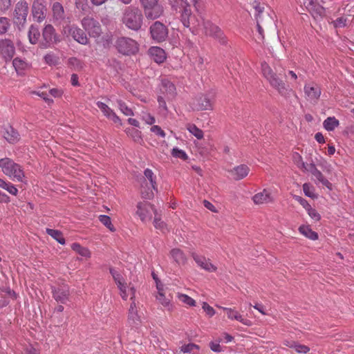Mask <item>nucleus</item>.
I'll return each instance as SVG.
<instances>
[{
    "label": "nucleus",
    "instance_id": "13",
    "mask_svg": "<svg viewBox=\"0 0 354 354\" xmlns=\"http://www.w3.org/2000/svg\"><path fill=\"white\" fill-rule=\"evenodd\" d=\"M15 53V47L12 41L8 39L0 40V55L6 61H10Z\"/></svg>",
    "mask_w": 354,
    "mask_h": 354
},
{
    "label": "nucleus",
    "instance_id": "62",
    "mask_svg": "<svg viewBox=\"0 0 354 354\" xmlns=\"http://www.w3.org/2000/svg\"><path fill=\"white\" fill-rule=\"evenodd\" d=\"M142 119L148 124H152L156 121L154 117L149 113H144L142 116Z\"/></svg>",
    "mask_w": 354,
    "mask_h": 354
},
{
    "label": "nucleus",
    "instance_id": "5",
    "mask_svg": "<svg viewBox=\"0 0 354 354\" xmlns=\"http://www.w3.org/2000/svg\"><path fill=\"white\" fill-rule=\"evenodd\" d=\"M215 93L213 91L197 96L193 102L194 109L198 111L212 110L214 102Z\"/></svg>",
    "mask_w": 354,
    "mask_h": 354
},
{
    "label": "nucleus",
    "instance_id": "61",
    "mask_svg": "<svg viewBox=\"0 0 354 354\" xmlns=\"http://www.w3.org/2000/svg\"><path fill=\"white\" fill-rule=\"evenodd\" d=\"M254 9H255V11H256V13H255V18H256V20H257V17H259V19H261V14L263 13V10H264V7L262 6L260 3H257L254 6Z\"/></svg>",
    "mask_w": 354,
    "mask_h": 354
},
{
    "label": "nucleus",
    "instance_id": "34",
    "mask_svg": "<svg viewBox=\"0 0 354 354\" xmlns=\"http://www.w3.org/2000/svg\"><path fill=\"white\" fill-rule=\"evenodd\" d=\"M157 288L158 289V293L156 295V299L159 301L160 304H162L164 307L167 308L169 310H171L170 299L167 298L165 296L158 283Z\"/></svg>",
    "mask_w": 354,
    "mask_h": 354
},
{
    "label": "nucleus",
    "instance_id": "9",
    "mask_svg": "<svg viewBox=\"0 0 354 354\" xmlns=\"http://www.w3.org/2000/svg\"><path fill=\"white\" fill-rule=\"evenodd\" d=\"M150 33L153 40L157 42H162L168 36V29L162 23L156 21L150 26Z\"/></svg>",
    "mask_w": 354,
    "mask_h": 354
},
{
    "label": "nucleus",
    "instance_id": "48",
    "mask_svg": "<svg viewBox=\"0 0 354 354\" xmlns=\"http://www.w3.org/2000/svg\"><path fill=\"white\" fill-rule=\"evenodd\" d=\"M178 297L180 301L189 306H194L196 305L195 300L187 295L178 294Z\"/></svg>",
    "mask_w": 354,
    "mask_h": 354
},
{
    "label": "nucleus",
    "instance_id": "7",
    "mask_svg": "<svg viewBox=\"0 0 354 354\" xmlns=\"http://www.w3.org/2000/svg\"><path fill=\"white\" fill-rule=\"evenodd\" d=\"M136 207V214L143 223L150 221L152 218V214L153 213L155 215L157 212L155 207L147 201L139 202Z\"/></svg>",
    "mask_w": 354,
    "mask_h": 354
},
{
    "label": "nucleus",
    "instance_id": "64",
    "mask_svg": "<svg viewBox=\"0 0 354 354\" xmlns=\"http://www.w3.org/2000/svg\"><path fill=\"white\" fill-rule=\"evenodd\" d=\"M143 8L158 3L159 0H140Z\"/></svg>",
    "mask_w": 354,
    "mask_h": 354
},
{
    "label": "nucleus",
    "instance_id": "53",
    "mask_svg": "<svg viewBox=\"0 0 354 354\" xmlns=\"http://www.w3.org/2000/svg\"><path fill=\"white\" fill-rule=\"evenodd\" d=\"M75 6L83 12H86L88 8L87 0H75Z\"/></svg>",
    "mask_w": 354,
    "mask_h": 354
},
{
    "label": "nucleus",
    "instance_id": "2",
    "mask_svg": "<svg viewBox=\"0 0 354 354\" xmlns=\"http://www.w3.org/2000/svg\"><path fill=\"white\" fill-rule=\"evenodd\" d=\"M122 23L133 30H139L143 24V15L138 7L128 6L122 13Z\"/></svg>",
    "mask_w": 354,
    "mask_h": 354
},
{
    "label": "nucleus",
    "instance_id": "6",
    "mask_svg": "<svg viewBox=\"0 0 354 354\" xmlns=\"http://www.w3.org/2000/svg\"><path fill=\"white\" fill-rule=\"evenodd\" d=\"M81 24L90 37L98 38L102 34V27L100 22L95 18L89 16L84 17Z\"/></svg>",
    "mask_w": 354,
    "mask_h": 354
},
{
    "label": "nucleus",
    "instance_id": "36",
    "mask_svg": "<svg viewBox=\"0 0 354 354\" xmlns=\"http://www.w3.org/2000/svg\"><path fill=\"white\" fill-rule=\"evenodd\" d=\"M46 233L55 239L59 243L64 245L66 241L61 231L57 230L46 228Z\"/></svg>",
    "mask_w": 354,
    "mask_h": 354
},
{
    "label": "nucleus",
    "instance_id": "38",
    "mask_svg": "<svg viewBox=\"0 0 354 354\" xmlns=\"http://www.w3.org/2000/svg\"><path fill=\"white\" fill-rule=\"evenodd\" d=\"M125 131L127 134L134 140V142L140 144L142 142L141 131L139 130L134 128H127Z\"/></svg>",
    "mask_w": 354,
    "mask_h": 354
},
{
    "label": "nucleus",
    "instance_id": "20",
    "mask_svg": "<svg viewBox=\"0 0 354 354\" xmlns=\"http://www.w3.org/2000/svg\"><path fill=\"white\" fill-rule=\"evenodd\" d=\"M192 257L196 263V264L202 269L208 272H215L217 268L214 266L209 259H206L205 257L198 255L193 252Z\"/></svg>",
    "mask_w": 354,
    "mask_h": 354
},
{
    "label": "nucleus",
    "instance_id": "19",
    "mask_svg": "<svg viewBox=\"0 0 354 354\" xmlns=\"http://www.w3.org/2000/svg\"><path fill=\"white\" fill-rule=\"evenodd\" d=\"M42 36L44 40L43 46L46 48L57 41L55 28L50 24H48L44 27Z\"/></svg>",
    "mask_w": 354,
    "mask_h": 354
},
{
    "label": "nucleus",
    "instance_id": "63",
    "mask_svg": "<svg viewBox=\"0 0 354 354\" xmlns=\"http://www.w3.org/2000/svg\"><path fill=\"white\" fill-rule=\"evenodd\" d=\"M302 169L310 172L312 175L318 170L314 163L305 164V167H303Z\"/></svg>",
    "mask_w": 354,
    "mask_h": 354
},
{
    "label": "nucleus",
    "instance_id": "14",
    "mask_svg": "<svg viewBox=\"0 0 354 354\" xmlns=\"http://www.w3.org/2000/svg\"><path fill=\"white\" fill-rule=\"evenodd\" d=\"M304 5L314 19H322L325 8L317 3V0H304Z\"/></svg>",
    "mask_w": 354,
    "mask_h": 354
},
{
    "label": "nucleus",
    "instance_id": "51",
    "mask_svg": "<svg viewBox=\"0 0 354 354\" xmlns=\"http://www.w3.org/2000/svg\"><path fill=\"white\" fill-rule=\"evenodd\" d=\"M171 155L175 158H180L184 160H187L188 158L186 153L183 150L180 149L178 147H174L172 149Z\"/></svg>",
    "mask_w": 354,
    "mask_h": 354
},
{
    "label": "nucleus",
    "instance_id": "32",
    "mask_svg": "<svg viewBox=\"0 0 354 354\" xmlns=\"http://www.w3.org/2000/svg\"><path fill=\"white\" fill-rule=\"evenodd\" d=\"M170 254L178 265L185 264L186 263L187 258L181 250L178 248L172 249L170 252Z\"/></svg>",
    "mask_w": 354,
    "mask_h": 354
},
{
    "label": "nucleus",
    "instance_id": "24",
    "mask_svg": "<svg viewBox=\"0 0 354 354\" xmlns=\"http://www.w3.org/2000/svg\"><path fill=\"white\" fill-rule=\"evenodd\" d=\"M252 201L256 205H262L272 203L274 199L269 190L264 189L262 192L256 194L252 197Z\"/></svg>",
    "mask_w": 354,
    "mask_h": 354
},
{
    "label": "nucleus",
    "instance_id": "1",
    "mask_svg": "<svg viewBox=\"0 0 354 354\" xmlns=\"http://www.w3.org/2000/svg\"><path fill=\"white\" fill-rule=\"evenodd\" d=\"M261 68L263 76L267 80L272 88L276 89L281 95L288 94L290 91L288 86L279 77L268 63L266 62H261Z\"/></svg>",
    "mask_w": 354,
    "mask_h": 354
},
{
    "label": "nucleus",
    "instance_id": "40",
    "mask_svg": "<svg viewBox=\"0 0 354 354\" xmlns=\"http://www.w3.org/2000/svg\"><path fill=\"white\" fill-rule=\"evenodd\" d=\"M68 64L75 71H80L84 67V62L75 57L69 58Z\"/></svg>",
    "mask_w": 354,
    "mask_h": 354
},
{
    "label": "nucleus",
    "instance_id": "58",
    "mask_svg": "<svg viewBox=\"0 0 354 354\" xmlns=\"http://www.w3.org/2000/svg\"><path fill=\"white\" fill-rule=\"evenodd\" d=\"M151 131L161 138H165L166 135L165 131L158 125L152 126L151 127Z\"/></svg>",
    "mask_w": 354,
    "mask_h": 354
},
{
    "label": "nucleus",
    "instance_id": "16",
    "mask_svg": "<svg viewBox=\"0 0 354 354\" xmlns=\"http://www.w3.org/2000/svg\"><path fill=\"white\" fill-rule=\"evenodd\" d=\"M53 298L61 304H66L69 299V287L67 285H62L54 287L52 290Z\"/></svg>",
    "mask_w": 354,
    "mask_h": 354
},
{
    "label": "nucleus",
    "instance_id": "37",
    "mask_svg": "<svg viewBox=\"0 0 354 354\" xmlns=\"http://www.w3.org/2000/svg\"><path fill=\"white\" fill-rule=\"evenodd\" d=\"M339 124V120L335 117H328L323 122L324 129L328 131H333Z\"/></svg>",
    "mask_w": 354,
    "mask_h": 354
},
{
    "label": "nucleus",
    "instance_id": "17",
    "mask_svg": "<svg viewBox=\"0 0 354 354\" xmlns=\"http://www.w3.org/2000/svg\"><path fill=\"white\" fill-rule=\"evenodd\" d=\"M68 31V34L78 43L86 45L88 42V39L85 32L80 28L78 26L72 25L68 26L66 28Z\"/></svg>",
    "mask_w": 354,
    "mask_h": 354
},
{
    "label": "nucleus",
    "instance_id": "46",
    "mask_svg": "<svg viewBox=\"0 0 354 354\" xmlns=\"http://www.w3.org/2000/svg\"><path fill=\"white\" fill-rule=\"evenodd\" d=\"M44 60L46 64L50 66H56L59 62V59L53 53H48L44 56Z\"/></svg>",
    "mask_w": 354,
    "mask_h": 354
},
{
    "label": "nucleus",
    "instance_id": "10",
    "mask_svg": "<svg viewBox=\"0 0 354 354\" xmlns=\"http://www.w3.org/2000/svg\"><path fill=\"white\" fill-rule=\"evenodd\" d=\"M203 26L206 35L214 37L222 44H226V38L218 26L213 24L209 21H203Z\"/></svg>",
    "mask_w": 354,
    "mask_h": 354
},
{
    "label": "nucleus",
    "instance_id": "11",
    "mask_svg": "<svg viewBox=\"0 0 354 354\" xmlns=\"http://www.w3.org/2000/svg\"><path fill=\"white\" fill-rule=\"evenodd\" d=\"M145 178L148 180L151 184V189L148 188L147 191H144L145 187L142 185V191L141 194L142 198L146 199H151L153 197L154 194L152 190L158 191L157 183H156V176L153 174V171L150 169H146L144 171Z\"/></svg>",
    "mask_w": 354,
    "mask_h": 354
},
{
    "label": "nucleus",
    "instance_id": "41",
    "mask_svg": "<svg viewBox=\"0 0 354 354\" xmlns=\"http://www.w3.org/2000/svg\"><path fill=\"white\" fill-rule=\"evenodd\" d=\"M39 36H40V32H39L38 28L32 25L30 27V29L28 31V38H29L30 42L32 44H36L39 40Z\"/></svg>",
    "mask_w": 354,
    "mask_h": 354
},
{
    "label": "nucleus",
    "instance_id": "54",
    "mask_svg": "<svg viewBox=\"0 0 354 354\" xmlns=\"http://www.w3.org/2000/svg\"><path fill=\"white\" fill-rule=\"evenodd\" d=\"M10 26L9 21L6 17H0V34L7 32Z\"/></svg>",
    "mask_w": 354,
    "mask_h": 354
},
{
    "label": "nucleus",
    "instance_id": "21",
    "mask_svg": "<svg viewBox=\"0 0 354 354\" xmlns=\"http://www.w3.org/2000/svg\"><path fill=\"white\" fill-rule=\"evenodd\" d=\"M222 309L226 313L228 319L236 320L247 326L252 325V322L250 319L243 318L234 308L222 307Z\"/></svg>",
    "mask_w": 354,
    "mask_h": 354
},
{
    "label": "nucleus",
    "instance_id": "39",
    "mask_svg": "<svg viewBox=\"0 0 354 354\" xmlns=\"http://www.w3.org/2000/svg\"><path fill=\"white\" fill-rule=\"evenodd\" d=\"M71 248L73 250L78 253L82 257H84L86 258H89L91 257V252L86 248H84L81 246L77 243H73L71 245Z\"/></svg>",
    "mask_w": 354,
    "mask_h": 354
},
{
    "label": "nucleus",
    "instance_id": "50",
    "mask_svg": "<svg viewBox=\"0 0 354 354\" xmlns=\"http://www.w3.org/2000/svg\"><path fill=\"white\" fill-rule=\"evenodd\" d=\"M292 160L294 163L299 169H302L303 167H305L306 163L303 161L302 157L299 153L295 152L292 153Z\"/></svg>",
    "mask_w": 354,
    "mask_h": 354
},
{
    "label": "nucleus",
    "instance_id": "27",
    "mask_svg": "<svg viewBox=\"0 0 354 354\" xmlns=\"http://www.w3.org/2000/svg\"><path fill=\"white\" fill-rule=\"evenodd\" d=\"M149 53L151 58L158 64L164 62L166 59V54L165 50L158 46L151 47L149 50Z\"/></svg>",
    "mask_w": 354,
    "mask_h": 354
},
{
    "label": "nucleus",
    "instance_id": "30",
    "mask_svg": "<svg viewBox=\"0 0 354 354\" xmlns=\"http://www.w3.org/2000/svg\"><path fill=\"white\" fill-rule=\"evenodd\" d=\"M3 137L10 143H15L20 139L19 133L10 126L5 129Z\"/></svg>",
    "mask_w": 354,
    "mask_h": 354
},
{
    "label": "nucleus",
    "instance_id": "57",
    "mask_svg": "<svg viewBox=\"0 0 354 354\" xmlns=\"http://www.w3.org/2000/svg\"><path fill=\"white\" fill-rule=\"evenodd\" d=\"M293 198L297 201L301 205L303 206V207L306 210L307 209H309V207L310 205L308 203V202L302 198L301 196L295 195L293 196Z\"/></svg>",
    "mask_w": 354,
    "mask_h": 354
},
{
    "label": "nucleus",
    "instance_id": "12",
    "mask_svg": "<svg viewBox=\"0 0 354 354\" xmlns=\"http://www.w3.org/2000/svg\"><path fill=\"white\" fill-rule=\"evenodd\" d=\"M304 91L306 99L313 104L318 102L322 93L320 86L314 82L305 84Z\"/></svg>",
    "mask_w": 354,
    "mask_h": 354
},
{
    "label": "nucleus",
    "instance_id": "49",
    "mask_svg": "<svg viewBox=\"0 0 354 354\" xmlns=\"http://www.w3.org/2000/svg\"><path fill=\"white\" fill-rule=\"evenodd\" d=\"M155 217H154V220H153V225L154 227L158 229V230H160L162 232L165 231V230L166 229V225L165 223L161 221V218L160 216H158V213L156 212V214L154 215Z\"/></svg>",
    "mask_w": 354,
    "mask_h": 354
},
{
    "label": "nucleus",
    "instance_id": "55",
    "mask_svg": "<svg viewBox=\"0 0 354 354\" xmlns=\"http://www.w3.org/2000/svg\"><path fill=\"white\" fill-rule=\"evenodd\" d=\"M309 216L313 220L318 221L321 219L320 214L317 212V211L313 208L311 206L309 207V209H306Z\"/></svg>",
    "mask_w": 354,
    "mask_h": 354
},
{
    "label": "nucleus",
    "instance_id": "56",
    "mask_svg": "<svg viewBox=\"0 0 354 354\" xmlns=\"http://www.w3.org/2000/svg\"><path fill=\"white\" fill-rule=\"evenodd\" d=\"M118 288L120 290V296L124 300H126L129 296V293L127 292L126 284L122 283H119L118 285H117Z\"/></svg>",
    "mask_w": 354,
    "mask_h": 354
},
{
    "label": "nucleus",
    "instance_id": "29",
    "mask_svg": "<svg viewBox=\"0 0 354 354\" xmlns=\"http://www.w3.org/2000/svg\"><path fill=\"white\" fill-rule=\"evenodd\" d=\"M53 16L55 21L60 24L65 19L64 10L62 4L59 2H55L52 8Z\"/></svg>",
    "mask_w": 354,
    "mask_h": 354
},
{
    "label": "nucleus",
    "instance_id": "60",
    "mask_svg": "<svg viewBox=\"0 0 354 354\" xmlns=\"http://www.w3.org/2000/svg\"><path fill=\"white\" fill-rule=\"evenodd\" d=\"M5 190H6L8 192H9L10 194L13 196H17L18 194L17 188L10 182L8 183Z\"/></svg>",
    "mask_w": 354,
    "mask_h": 354
},
{
    "label": "nucleus",
    "instance_id": "25",
    "mask_svg": "<svg viewBox=\"0 0 354 354\" xmlns=\"http://www.w3.org/2000/svg\"><path fill=\"white\" fill-rule=\"evenodd\" d=\"M250 171V168L246 165H240L230 170L229 172L236 180L245 178Z\"/></svg>",
    "mask_w": 354,
    "mask_h": 354
},
{
    "label": "nucleus",
    "instance_id": "45",
    "mask_svg": "<svg viewBox=\"0 0 354 354\" xmlns=\"http://www.w3.org/2000/svg\"><path fill=\"white\" fill-rule=\"evenodd\" d=\"M303 191L304 194L311 198H317V195L315 194V188L310 183H304L303 185Z\"/></svg>",
    "mask_w": 354,
    "mask_h": 354
},
{
    "label": "nucleus",
    "instance_id": "44",
    "mask_svg": "<svg viewBox=\"0 0 354 354\" xmlns=\"http://www.w3.org/2000/svg\"><path fill=\"white\" fill-rule=\"evenodd\" d=\"M117 104L120 111L125 115H133V111L127 106L126 103L121 100H117Z\"/></svg>",
    "mask_w": 354,
    "mask_h": 354
},
{
    "label": "nucleus",
    "instance_id": "3",
    "mask_svg": "<svg viewBox=\"0 0 354 354\" xmlns=\"http://www.w3.org/2000/svg\"><path fill=\"white\" fill-rule=\"evenodd\" d=\"M3 173L14 181L23 183L26 178L22 167L9 158L0 159Z\"/></svg>",
    "mask_w": 354,
    "mask_h": 354
},
{
    "label": "nucleus",
    "instance_id": "8",
    "mask_svg": "<svg viewBox=\"0 0 354 354\" xmlns=\"http://www.w3.org/2000/svg\"><path fill=\"white\" fill-rule=\"evenodd\" d=\"M28 15V4L24 1H19L15 6L14 21L18 26H24Z\"/></svg>",
    "mask_w": 354,
    "mask_h": 354
},
{
    "label": "nucleus",
    "instance_id": "28",
    "mask_svg": "<svg viewBox=\"0 0 354 354\" xmlns=\"http://www.w3.org/2000/svg\"><path fill=\"white\" fill-rule=\"evenodd\" d=\"M160 91L162 93H165L168 98L174 97L176 94V87L174 84L167 79L162 80Z\"/></svg>",
    "mask_w": 354,
    "mask_h": 354
},
{
    "label": "nucleus",
    "instance_id": "59",
    "mask_svg": "<svg viewBox=\"0 0 354 354\" xmlns=\"http://www.w3.org/2000/svg\"><path fill=\"white\" fill-rule=\"evenodd\" d=\"M202 308L209 317H212L213 315H214V309L212 306H210L207 303L203 302Z\"/></svg>",
    "mask_w": 354,
    "mask_h": 354
},
{
    "label": "nucleus",
    "instance_id": "18",
    "mask_svg": "<svg viewBox=\"0 0 354 354\" xmlns=\"http://www.w3.org/2000/svg\"><path fill=\"white\" fill-rule=\"evenodd\" d=\"M97 106L102 112L103 115L109 120H112L115 124L121 126L122 121L120 118L116 115V113L109 107L105 103L97 101L96 102Z\"/></svg>",
    "mask_w": 354,
    "mask_h": 354
},
{
    "label": "nucleus",
    "instance_id": "52",
    "mask_svg": "<svg viewBox=\"0 0 354 354\" xmlns=\"http://www.w3.org/2000/svg\"><path fill=\"white\" fill-rule=\"evenodd\" d=\"M198 349V346L194 344H188L181 347V351L183 353H193V354H196Z\"/></svg>",
    "mask_w": 354,
    "mask_h": 354
},
{
    "label": "nucleus",
    "instance_id": "42",
    "mask_svg": "<svg viewBox=\"0 0 354 354\" xmlns=\"http://www.w3.org/2000/svg\"><path fill=\"white\" fill-rule=\"evenodd\" d=\"M313 176L319 183L322 184L329 189H332V184L323 176L322 173L319 170L315 171Z\"/></svg>",
    "mask_w": 354,
    "mask_h": 354
},
{
    "label": "nucleus",
    "instance_id": "43",
    "mask_svg": "<svg viewBox=\"0 0 354 354\" xmlns=\"http://www.w3.org/2000/svg\"><path fill=\"white\" fill-rule=\"evenodd\" d=\"M187 129L198 139L203 138V132L194 124H189L187 127Z\"/></svg>",
    "mask_w": 354,
    "mask_h": 354
},
{
    "label": "nucleus",
    "instance_id": "33",
    "mask_svg": "<svg viewBox=\"0 0 354 354\" xmlns=\"http://www.w3.org/2000/svg\"><path fill=\"white\" fill-rule=\"evenodd\" d=\"M12 65L18 74H20L29 67L28 63L19 57H16L13 59Z\"/></svg>",
    "mask_w": 354,
    "mask_h": 354
},
{
    "label": "nucleus",
    "instance_id": "35",
    "mask_svg": "<svg viewBox=\"0 0 354 354\" xmlns=\"http://www.w3.org/2000/svg\"><path fill=\"white\" fill-rule=\"evenodd\" d=\"M299 231L301 234L304 235L306 237L310 240H317L318 239V234L317 232L312 230L309 226L302 225L299 227Z\"/></svg>",
    "mask_w": 354,
    "mask_h": 354
},
{
    "label": "nucleus",
    "instance_id": "31",
    "mask_svg": "<svg viewBox=\"0 0 354 354\" xmlns=\"http://www.w3.org/2000/svg\"><path fill=\"white\" fill-rule=\"evenodd\" d=\"M192 17L190 6L186 4L180 15V20L185 27H189Z\"/></svg>",
    "mask_w": 354,
    "mask_h": 354
},
{
    "label": "nucleus",
    "instance_id": "4",
    "mask_svg": "<svg viewBox=\"0 0 354 354\" xmlns=\"http://www.w3.org/2000/svg\"><path fill=\"white\" fill-rule=\"evenodd\" d=\"M115 47L119 53L126 55H134L138 51V44L134 39L122 37L115 41Z\"/></svg>",
    "mask_w": 354,
    "mask_h": 354
},
{
    "label": "nucleus",
    "instance_id": "22",
    "mask_svg": "<svg viewBox=\"0 0 354 354\" xmlns=\"http://www.w3.org/2000/svg\"><path fill=\"white\" fill-rule=\"evenodd\" d=\"M140 316L138 315L136 301H131L128 310V323L131 326H138L140 324Z\"/></svg>",
    "mask_w": 354,
    "mask_h": 354
},
{
    "label": "nucleus",
    "instance_id": "26",
    "mask_svg": "<svg viewBox=\"0 0 354 354\" xmlns=\"http://www.w3.org/2000/svg\"><path fill=\"white\" fill-rule=\"evenodd\" d=\"M283 344L290 348H293L297 353L300 354H306L310 351L308 346L294 340L286 339Z\"/></svg>",
    "mask_w": 354,
    "mask_h": 354
},
{
    "label": "nucleus",
    "instance_id": "23",
    "mask_svg": "<svg viewBox=\"0 0 354 354\" xmlns=\"http://www.w3.org/2000/svg\"><path fill=\"white\" fill-rule=\"evenodd\" d=\"M143 9L146 17L149 19H156L160 17L163 14L164 11L163 7L159 3Z\"/></svg>",
    "mask_w": 354,
    "mask_h": 354
},
{
    "label": "nucleus",
    "instance_id": "15",
    "mask_svg": "<svg viewBox=\"0 0 354 354\" xmlns=\"http://www.w3.org/2000/svg\"><path fill=\"white\" fill-rule=\"evenodd\" d=\"M46 8L44 0H34L32 6V12L34 19L38 21H42L46 17Z\"/></svg>",
    "mask_w": 354,
    "mask_h": 354
},
{
    "label": "nucleus",
    "instance_id": "47",
    "mask_svg": "<svg viewBox=\"0 0 354 354\" xmlns=\"http://www.w3.org/2000/svg\"><path fill=\"white\" fill-rule=\"evenodd\" d=\"M99 221L105 225L108 229H109L111 232H114L115 229L111 223V218L106 215H100Z\"/></svg>",
    "mask_w": 354,
    "mask_h": 354
}]
</instances>
